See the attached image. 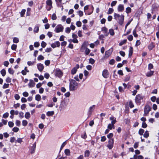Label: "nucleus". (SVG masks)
I'll return each instance as SVG.
<instances>
[{
  "instance_id": "f257e3e1",
  "label": "nucleus",
  "mask_w": 159,
  "mask_h": 159,
  "mask_svg": "<svg viewBox=\"0 0 159 159\" xmlns=\"http://www.w3.org/2000/svg\"><path fill=\"white\" fill-rule=\"evenodd\" d=\"M78 83L73 80H71L69 84V89L70 91L76 90L78 87Z\"/></svg>"
},
{
  "instance_id": "f03ea898",
  "label": "nucleus",
  "mask_w": 159,
  "mask_h": 159,
  "mask_svg": "<svg viewBox=\"0 0 159 159\" xmlns=\"http://www.w3.org/2000/svg\"><path fill=\"white\" fill-rule=\"evenodd\" d=\"M114 19L116 20H118V23L120 25H122L123 23L124 16L123 15L115 13L114 14Z\"/></svg>"
},
{
  "instance_id": "7ed1b4c3",
  "label": "nucleus",
  "mask_w": 159,
  "mask_h": 159,
  "mask_svg": "<svg viewBox=\"0 0 159 159\" xmlns=\"http://www.w3.org/2000/svg\"><path fill=\"white\" fill-rule=\"evenodd\" d=\"M144 97L141 94H138L135 97V102L137 104H140L143 101Z\"/></svg>"
},
{
  "instance_id": "20e7f679",
  "label": "nucleus",
  "mask_w": 159,
  "mask_h": 159,
  "mask_svg": "<svg viewBox=\"0 0 159 159\" xmlns=\"http://www.w3.org/2000/svg\"><path fill=\"white\" fill-rule=\"evenodd\" d=\"M64 29L63 27L61 25H59L56 26L55 28V31L56 33L62 32Z\"/></svg>"
},
{
  "instance_id": "39448f33",
  "label": "nucleus",
  "mask_w": 159,
  "mask_h": 159,
  "mask_svg": "<svg viewBox=\"0 0 159 159\" xmlns=\"http://www.w3.org/2000/svg\"><path fill=\"white\" fill-rule=\"evenodd\" d=\"M55 75L59 78L61 77L63 75L62 72L59 69H56L55 70Z\"/></svg>"
},
{
  "instance_id": "423d86ee",
  "label": "nucleus",
  "mask_w": 159,
  "mask_h": 159,
  "mask_svg": "<svg viewBox=\"0 0 159 159\" xmlns=\"http://www.w3.org/2000/svg\"><path fill=\"white\" fill-rule=\"evenodd\" d=\"M113 51V49L112 48H111L108 50L106 51L105 52V57L107 58L111 54Z\"/></svg>"
},
{
  "instance_id": "0eeeda50",
  "label": "nucleus",
  "mask_w": 159,
  "mask_h": 159,
  "mask_svg": "<svg viewBox=\"0 0 159 159\" xmlns=\"http://www.w3.org/2000/svg\"><path fill=\"white\" fill-rule=\"evenodd\" d=\"M151 108L148 105H146L144 108V115H145L151 111Z\"/></svg>"
},
{
  "instance_id": "6e6552de",
  "label": "nucleus",
  "mask_w": 159,
  "mask_h": 159,
  "mask_svg": "<svg viewBox=\"0 0 159 159\" xmlns=\"http://www.w3.org/2000/svg\"><path fill=\"white\" fill-rule=\"evenodd\" d=\"M114 144V139H110L108 141L107 147L109 149H111L113 147Z\"/></svg>"
},
{
  "instance_id": "1a4fd4ad",
  "label": "nucleus",
  "mask_w": 159,
  "mask_h": 159,
  "mask_svg": "<svg viewBox=\"0 0 159 159\" xmlns=\"http://www.w3.org/2000/svg\"><path fill=\"white\" fill-rule=\"evenodd\" d=\"M46 4L48 6V7H47V9L48 11L50 10L52 8V2L51 0H47L46 1Z\"/></svg>"
},
{
  "instance_id": "9d476101",
  "label": "nucleus",
  "mask_w": 159,
  "mask_h": 159,
  "mask_svg": "<svg viewBox=\"0 0 159 159\" xmlns=\"http://www.w3.org/2000/svg\"><path fill=\"white\" fill-rule=\"evenodd\" d=\"M95 106V105H93L92 106L90 107H89V109L88 113V115L89 117L92 114V111L94 109Z\"/></svg>"
},
{
  "instance_id": "9b49d317",
  "label": "nucleus",
  "mask_w": 159,
  "mask_h": 159,
  "mask_svg": "<svg viewBox=\"0 0 159 159\" xmlns=\"http://www.w3.org/2000/svg\"><path fill=\"white\" fill-rule=\"evenodd\" d=\"M37 66L39 71L42 72L44 68V66L43 64L41 63H38L37 64Z\"/></svg>"
},
{
  "instance_id": "f8f14e48",
  "label": "nucleus",
  "mask_w": 159,
  "mask_h": 159,
  "mask_svg": "<svg viewBox=\"0 0 159 159\" xmlns=\"http://www.w3.org/2000/svg\"><path fill=\"white\" fill-rule=\"evenodd\" d=\"M79 67V66L78 64L76 65V66L73 68L71 70V73L72 75L75 74L77 71V69Z\"/></svg>"
},
{
  "instance_id": "ddd939ff",
  "label": "nucleus",
  "mask_w": 159,
  "mask_h": 159,
  "mask_svg": "<svg viewBox=\"0 0 159 159\" xmlns=\"http://www.w3.org/2000/svg\"><path fill=\"white\" fill-rule=\"evenodd\" d=\"M60 43L58 41H57L52 43L51 45V46L52 48H54L56 47H59L60 46Z\"/></svg>"
},
{
  "instance_id": "4468645a",
  "label": "nucleus",
  "mask_w": 159,
  "mask_h": 159,
  "mask_svg": "<svg viewBox=\"0 0 159 159\" xmlns=\"http://www.w3.org/2000/svg\"><path fill=\"white\" fill-rule=\"evenodd\" d=\"M67 105V103L66 102L65 100H63L61 102V104L60 106V107L61 109L65 107Z\"/></svg>"
},
{
  "instance_id": "2eb2a0df",
  "label": "nucleus",
  "mask_w": 159,
  "mask_h": 159,
  "mask_svg": "<svg viewBox=\"0 0 159 159\" xmlns=\"http://www.w3.org/2000/svg\"><path fill=\"white\" fill-rule=\"evenodd\" d=\"M72 37L73 39L72 40V42L75 43H78V41L77 39L78 37L77 36L76 34H73L72 35Z\"/></svg>"
},
{
  "instance_id": "dca6fc26",
  "label": "nucleus",
  "mask_w": 159,
  "mask_h": 159,
  "mask_svg": "<svg viewBox=\"0 0 159 159\" xmlns=\"http://www.w3.org/2000/svg\"><path fill=\"white\" fill-rule=\"evenodd\" d=\"M108 29L106 27H103L102 29V31L105 34L106 36H108V33H107Z\"/></svg>"
},
{
  "instance_id": "f3484780",
  "label": "nucleus",
  "mask_w": 159,
  "mask_h": 159,
  "mask_svg": "<svg viewBox=\"0 0 159 159\" xmlns=\"http://www.w3.org/2000/svg\"><path fill=\"white\" fill-rule=\"evenodd\" d=\"M36 146V144L35 143H34L33 144L32 146L31 147V148L30 149V152L32 154L34 153L35 152V150Z\"/></svg>"
},
{
  "instance_id": "a211bd4d",
  "label": "nucleus",
  "mask_w": 159,
  "mask_h": 159,
  "mask_svg": "<svg viewBox=\"0 0 159 159\" xmlns=\"http://www.w3.org/2000/svg\"><path fill=\"white\" fill-rule=\"evenodd\" d=\"M124 5L122 4H120L118 7V11H122L124 10Z\"/></svg>"
},
{
  "instance_id": "6ab92c4d",
  "label": "nucleus",
  "mask_w": 159,
  "mask_h": 159,
  "mask_svg": "<svg viewBox=\"0 0 159 159\" xmlns=\"http://www.w3.org/2000/svg\"><path fill=\"white\" fill-rule=\"evenodd\" d=\"M108 75V72L107 70H105L102 72V75L105 78H107Z\"/></svg>"
},
{
  "instance_id": "aec40b11",
  "label": "nucleus",
  "mask_w": 159,
  "mask_h": 159,
  "mask_svg": "<svg viewBox=\"0 0 159 159\" xmlns=\"http://www.w3.org/2000/svg\"><path fill=\"white\" fill-rule=\"evenodd\" d=\"M30 82L28 84L30 88L34 87L35 85V83L34 82V81L33 80H30Z\"/></svg>"
},
{
  "instance_id": "412c9836",
  "label": "nucleus",
  "mask_w": 159,
  "mask_h": 159,
  "mask_svg": "<svg viewBox=\"0 0 159 159\" xmlns=\"http://www.w3.org/2000/svg\"><path fill=\"white\" fill-rule=\"evenodd\" d=\"M110 120L111 121V123L115 124L116 122V118L113 116H111L110 117Z\"/></svg>"
},
{
  "instance_id": "4be33fe9",
  "label": "nucleus",
  "mask_w": 159,
  "mask_h": 159,
  "mask_svg": "<svg viewBox=\"0 0 159 159\" xmlns=\"http://www.w3.org/2000/svg\"><path fill=\"white\" fill-rule=\"evenodd\" d=\"M107 128L109 129H115V126L114 124H112V123H110L108 124Z\"/></svg>"
},
{
  "instance_id": "5701e85b",
  "label": "nucleus",
  "mask_w": 159,
  "mask_h": 159,
  "mask_svg": "<svg viewBox=\"0 0 159 159\" xmlns=\"http://www.w3.org/2000/svg\"><path fill=\"white\" fill-rule=\"evenodd\" d=\"M155 47V45L153 43H151L148 46V48L150 50H152Z\"/></svg>"
},
{
  "instance_id": "b1692460",
  "label": "nucleus",
  "mask_w": 159,
  "mask_h": 159,
  "mask_svg": "<svg viewBox=\"0 0 159 159\" xmlns=\"http://www.w3.org/2000/svg\"><path fill=\"white\" fill-rule=\"evenodd\" d=\"M154 72V71L150 70L149 72L146 73V75L147 77H150L153 75Z\"/></svg>"
},
{
  "instance_id": "393cba45",
  "label": "nucleus",
  "mask_w": 159,
  "mask_h": 159,
  "mask_svg": "<svg viewBox=\"0 0 159 159\" xmlns=\"http://www.w3.org/2000/svg\"><path fill=\"white\" fill-rule=\"evenodd\" d=\"M54 111H48L47 112L46 114L48 116H52L54 114Z\"/></svg>"
},
{
  "instance_id": "a878e982",
  "label": "nucleus",
  "mask_w": 159,
  "mask_h": 159,
  "mask_svg": "<svg viewBox=\"0 0 159 159\" xmlns=\"http://www.w3.org/2000/svg\"><path fill=\"white\" fill-rule=\"evenodd\" d=\"M35 99L38 101H39L41 99V97L39 94H37L35 96Z\"/></svg>"
},
{
  "instance_id": "bb28decb",
  "label": "nucleus",
  "mask_w": 159,
  "mask_h": 159,
  "mask_svg": "<svg viewBox=\"0 0 159 159\" xmlns=\"http://www.w3.org/2000/svg\"><path fill=\"white\" fill-rule=\"evenodd\" d=\"M25 117L27 119H29L30 118V113L28 112H26L25 115Z\"/></svg>"
},
{
  "instance_id": "cd10ccee",
  "label": "nucleus",
  "mask_w": 159,
  "mask_h": 159,
  "mask_svg": "<svg viewBox=\"0 0 159 159\" xmlns=\"http://www.w3.org/2000/svg\"><path fill=\"white\" fill-rule=\"evenodd\" d=\"M39 26L38 25L36 26L34 28V31L35 33H37L39 31Z\"/></svg>"
},
{
  "instance_id": "c85d7f7f",
  "label": "nucleus",
  "mask_w": 159,
  "mask_h": 159,
  "mask_svg": "<svg viewBox=\"0 0 159 159\" xmlns=\"http://www.w3.org/2000/svg\"><path fill=\"white\" fill-rule=\"evenodd\" d=\"M133 48L132 47H130L129 51V56H131L132 54L133 53Z\"/></svg>"
},
{
  "instance_id": "c756f323",
  "label": "nucleus",
  "mask_w": 159,
  "mask_h": 159,
  "mask_svg": "<svg viewBox=\"0 0 159 159\" xmlns=\"http://www.w3.org/2000/svg\"><path fill=\"white\" fill-rule=\"evenodd\" d=\"M0 73L2 74V76H4L6 74V71L4 69L0 71Z\"/></svg>"
},
{
  "instance_id": "7c9ffc66",
  "label": "nucleus",
  "mask_w": 159,
  "mask_h": 159,
  "mask_svg": "<svg viewBox=\"0 0 159 159\" xmlns=\"http://www.w3.org/2000/svg\"><path fill=\"white\" fill-rule=\"evenodd\" d=\"M9 73L13 75L14 73V70L11 68H9L8 69Z\"/></svg>"
},
{
  "instance_id": "2f4dec72",
  "label": "nucleus",
  "mask_w": 159,
  "mask_h": 159,
  "mask_svg": "<svg viewBox=\"0 0 159 159\" xmlns=\"http://www.w3.org/2000/svg\"><path fill=\"white\" fill-rule=\"evenodd\" d=\"M65 153L67 156H70V151L69 149H66L65 151Z\"/></svg>"
},
{
  "instance_id": "473e14b6",
  "label": "nucleus",
  "mask_w": 159,
  "mask_h": 159,
  "mask_svg": "<svg viewBox=\"0 0 159 159\" xmlns=\"http://www.w3.org/2000/svg\"><path fill=\"white\" fill-rule=\"evenodd\" d=\"M90 152L89 150H86L84 152V156L85 157H88L90 154Z\"/></svg>"
},
{
  "instance_id": "72a5a7b5",
  "label": "nucleus",
  "mask_w": 159,
  "mask_h": 159,
  "mask_svg": "<svg viewBox=\"0 0 159 159\" xmlns=\"http://www.w3.org/2000/svg\"><path fill=\"white\" fill-rule=\"evenodd\" d=\"M149 134L148 131H146L143 134L144 137L146 138H147L149 136Z\"/></svg>"
},
{
  "instance_id": "f704fd0d",
  "label": "nucleus",
  "mask_w": 159,
  "mask_h": 159,
  "mask_svg": "<svg viewBox=\"0 0 159 159\" xmlns=\"http://www.w3.org/2000/svg\"><path fill=\"white\" fill-rule=\"evenodd\" d=\"M28 124V122L26 120H24L22 121V125L23 126H26Z\"/></svg>"
},
{
  "instance_id": "c9c22d12",
  "label": "nucleus",
  "mask_w": 159,
  "mask_h": 159,
  "mask_svg": "<svg viewBox=\"0 0 159 159\" xmlns=\"http://www.w3.org/2000/svg\"><path fill=\"white\" fill-rule=\"evenodd\" d=\"M144 132V130L142 129H140L139 131V134L141 135L143 134Z\"/></svg>"
},
{
  "instance_id": "e433bc0d",
  "label": "nucleus",
  "mask_w": 159,
  "mask_h": 159,
  "mask_svg": "<svg viewBox=\"0 0 159 159\" xmlns=\"http://www.w3.org/2000/svg\"><path fill=\"white\" fill-rule=\"evenodd\" d=\"M19 42V39L18 38L15 37L13 39V42L15 43H17Z\"/></svg>"
},
{
  "instance_id": "4c0bfd02",
  "label": "nucleus",
  "mask_w": 159,
  "mask_h": 159,
  "mask_svg": "<svg viewBox=\"0 0 159 159\" xmlns=\"http://www.w3.org/2000/svg\"><path fill=\"white\" fill-rule=\"evenodd\" d=\"M109 33L111 35L113 36L114 35V30L112 29H110L109 30Z\"/></svg>"
},
{
  "instance_id": "58836bf2",
  "label": "nucleus",
  "mask_w": 159,
  "mask_h": 159,
  "mask_svg": "<svg viewBox=\"0 0 159 159\" xmlns=\"http://www.w3.org/2000/svg\"><path fill=\"white\" fill-rule=\"evenodd\" d=\"M131 8L129 7H127L126 9V12L128 14L130 13L131 12Z\"/></svg>"
},
{
  "instance_id": "ea45409f",
  "label": "nucleus",
  "mask_w": 159,
  "mask_h": 159,
  "mask_svg": "<svg viewBox=\"0 0 159 159\" xmlns=\"http://www.w3.org/2000/svg\"><path fill=\"white\" fill-rule=\"evenodd\" d=\"M11 78L9 77H7L6 79V81L7 83H10L11 82Z\"/></svg>"
},
{
  "instance_id": "a19ab883",
  "label": "nucleus",
  "mask_w": 159,
  "mask_h": 159,
  "mask_svg": "<svg viewBox=\"0 0 159 159\" xmlns=\"http://www.w3.org/2000/svg\"><path fill=\"white\" fill-rule=\"evenodd\" d=\"M26 10L25 9H23L21 12H20V16L21 17H22L24 16V15L25 12Z\"/></svg>"
},
{
  "instance_id": "79ce46f5",
  "label": "nucleus",
  "mask_w": 159,
  "mask_h": 159,
  "mask_svg": "<svg viewBox=\"0 0 159 159\" xmlns=\"http://www.w3.org/2000/svg\"><path fill=\"white\" fill-rule=\"evenodd\" d=\"M27 63L29 66H32L34 64V61H28L27 62Z\"/></svg>"
},
{
  "instance_id": "37998d69",
  "label": "nucleus",
  "mask_w": 159,
  "mask_h": 159,
  "mask_svg": "<svg viewBox=\"0 0 159 159\" xmlns=\"http://www.w3.org/2000/svg\"><path fill=\"white\" fill-rule=\"evenodd\" d=\"M94 62H95V61L93 59L91 58L89 59V63H90L92 64H93L94 63Z\"/></svg>"
},
{
  "instance_id": "c03bdc74",
  "label": "nucleus",
  "mask_w": 159,
  "mask_h": 159,
  "mask_svg": "<svg viewBox=\"0 0 159 159\" xmlns=\"http://www.w3.org/2000/svg\"><path fill=\"white\" fill-rule=\"evenodd\" d=\"M47 44L44 41H43L41 43V45L42 48H44L46 46Z\"/></svg>"
},
{
  "instance_id": "a18cd8bd",
  "label": "nucleus",
  "mask_w": 159,
  "mask_h": 159,
  "mask_svg": "<svg viewBox=\"0 0 159 159\" xmlns=\"http://www.w3.org/2000/svg\"><path fill=\"white\" fill-rule=\"evenodd\" d=\"M9 84H8L5 83L3 85L2 88L4 89L8 88L9 86Z\"/></svg>"
},
{
  "instance_id": "49530a36",
  "label": "nucleus",
  "mask_w": 159,
  "mask_h": 159,
  "mask_svg": "<svg viewBox=\"0 0 159 159\" xmlns=\"http://www.w3.org/2000/svg\"><path fill=\"white\" fill-rule=\"evenodd\" d=\"M17 48L16 45L13 44L11 47V48L12 50H16Z\"/></svg>"
},
{
  "instance_id": "de8ad7c7",
  "label": "nucleus",
  "mask_w": 159,
  "mask_h": 159,
  "mask_svg": "<svg viewBox=\"0 0 159 159\" xmlns=\"http://www.w3.org/2000/svg\"><path fill=\"white\" fill-rule=\"evenodd\" d=\"M44 58V57H43V56L41 55H40L38 56L37 59L38 60H43Z\"/></svg>"
},
{
  "instance_id": "09e8293b",
  "label": "nucleus",
  "mask_w": 159,
  "mask_h": 159,
  "mask_svg": "<svg viewBox=\"0 0 159 159\" xmlns=\"http://www.w3.org/2000/svg\"><path fill=\"white\" fill-rule=\"evenodd\" d=\"M126 39H124V40H123V41H121L120 43H119V45L120 46H121L122 45H123V44H124V43H126Z\"/></svg>"
},
{
  "instance_id": "8fccbe9b",
  "label": "nucleus",
  "mask_w": 159,
  "mask_h": 159,
  "mask_svg": "<svg viewBox=\"0 0 159 159\" xmlns=\"http://www.w3.org/2000/svg\"><path fill=\"white\" fill-rule=\"evenodd\" d=\"M82 23L80 21H78L76 22V25L78 27H80L81 26Z\"/></svg>"
},
{
  "instance_id": "3c124183",
  "label": "nucleus",
  "mask_w": 159,
  "mask_h": 159,
  "mask_svg": "<svg viewBox=\"0 0 159 159\" xmlns=\"http://www.w3.org/2000/svg\"><path fill=\"white\" fill-rule=\"evenodd\" d=\"M9 116V113L7 112H6L3 115V117L4 118H6L8 117Z\"/></svg>"
},
{
  "instance_id": "603ef678",
  "label": "nucleus",
  "mask_w": 159,
  "mask_h": 159,
  "mask_svg": "<svg viewBox=\"0 0 159 159\" xmlns=\"http://www.w3.org/2000/svg\"><path fill=\"white\" fill-rule=\"evenodd\" d=\"M84 76L86 77V78H87V76H88V75H89V72L87 70H85L84 71Z\"/></svg>"
},
{
  "instance_id": "864d4df0",
  "label": "nucleus",
  "mask_w": 159,
  "mask_h": 159,
  "mask_svg": "<svg viewBox=\"0 0 159 159\" xmlns=\"http://www.w3.org/2000/svg\"><path fill=\"white\" fill-rule=\"evenodd\" d=\"M57 19V16L55 14H53L52 16V19L53 20H56Z\"/></svg>"
},
{
  "instance_id": "5fc2aeb1",
  "label": "nucleus",
  "mask_w": 159,
  "mask_h": 159,
  "mask_svg": "<svg viewBox=\"0 0 159 159\" xmlns=\"http://www.w3.org/2000/svg\"><path fill=\"white\" fill-rule=\"evenodd\" d=\"M8 125L10 127H12L13 126L14 123L11 121H9L8 122Z\"/></svg>"
},
{
  "instance_id": "6e6d98bb",
  "label": "nucleus",
  "mask_w": 159,
  "mask_h": 159,
  "mask_svg": "<svg viewBox=\"0 0 159 159\" xmlns=\"http://www.w3.org/2000/svg\"><path fill=\"white\" fill-rule=\"evenodd\" d=\"M34 45L35 47L37 48L39 46L40 44L38 42H36L34 43Z\"/></svg>"
},
{
  "instance_id": "4d7b16f0",
  "label": "nucleus",
  "mask_w": 159,
  "mask_h": 159,
  "mask_svg": "<svg viewBox=\"0 0 159 159\" xmlns=\"http://www.w3.org/2000/svg\"><path fill=\"white\" fill-rule=\"evenodd\" d=\"M16 124L17 126H19L20 125V120H17L16 121Z\"/></svg>"
},
{
  "instance_id": "13d9d810",
  "label": "nucleus",
  "mask_w": 159,
  "mask_h": 159,
  "mask_svg": "<svg viewBox=\"0 0 159 159\" xmlns=\"http://www.w3.org/2000/svg\"><path fill=\"white\" fill-rule=\"evenodd\" d=\"M90 50L88 48H86L85 51V54L88 55L90 52Z\"/></svg>"
},
{
  "instance_id": "bf43d9fd",
  "label": "nucleus",
  "mask_w": 159,
  "mask_h": 159,
  "mask_svg": "<svg viewBox=\"0 0 159 159\" xmlns=\"http://www.w3.org/2000/svg\"><path fill=\"white\" fill-rule=\"evenodd\" d=\"M156 98H157L155 96H153L151 98V100L152 102H154L156 101Z\"/></svg>"
},
{
  "instance_id": "052dcab7",
  "label": "nucleus",
  "mask_w": 159,
  "mask_h": 159,
  "mask_svg": "<svg viewBox=\"0 0 159 159\" xmlns=\"http://www.w3.org/2000/svg\"><path fill=\"white\" fill-rule=\"evenodd\" d=\"M19 128L17 127H15L13 128L12 130L13 131L15 132H17L19 130Z\"/></svg>"
},
{
  "instance_id": "680f3d73",
  "label": "nucleus",
  "mask_w": 159,
  "mask_h": 159,
  "mask_svg": "<svg viewBox=\"0 0 159 159\" xmlns=\"http://www.w3.org/2000/svg\"><path fill=\"white\" fill-rule=\"evenodd\" d=\"M81 137L84 139H85L87 138L86 134L85 132L83 134L81 135Z\"/></svg>"
},
{
  "instance_id": "e2e57ef3",
  "label": "nucleus",
  "mask_w": 159,
  "mask_h": 159,
  "mask_svg": "<svg viewBox=\"0 0 159 159\" xmlns=\"http://www.w3.org/2000/svg\"><path fill=\"white\" fill-rule=\"evenodd\" d=\"M127 38L129 41H131L133 40V36L132 35H130L128 36Z\"/></svg>"
},
{
  "instance_id": "0e129e2a",
  "label": "nucleus",
  "mask_w": 159,
  "mask_h": 159,
  "mask_svg": "<svg viewBox=\"0 0 159 159\" xmlns=\"http://www.w3.org/2000/svg\"><path fill=\"white\" fill-rule=\"evenodd\" d=\"M152 109L154 111H156L157 109V106L155 104L153 105Z\"/></svg>"
},
{
  "instance_id": "69168bd1",
  "label": "nucleus",
  "mask_w": 159,
  "mask_h": 159,
  "mask_svg": "<svg viewBox=\"0 0 159 159\" xmlns=\"http://www.w3.org/2000/svg\"><path fill=\"white\" fill-rule=\"evenodd\" d=\"M113 134L112 133H109L107 135V137L108 139H111L113 136Z\"/></svg>"
},
{
  "instance_id": "338daca9",
  "label": "nucleus",
  "mask_w": 159,
  "mask_h": 159,
  "mask_svg": "<svg viewBox=\"0 0 159 159\" xmlns=\"http://www.w3.org/2000/svg\"><path fill=\"white\" fill-rule=\"evenodd\" d=\"M147 125L145 122H143L142 124V127L143 128H146L147 127Z\"/></svg>"
},
{
  "instance_id": "774afa93",
  "label": "nucleus",
  "mask_w": 159,
  "mask_h": 159,
  "mask_svg": "<svg viewBox=\"0 0 159 159\" xmlns=\"http://www.w3.org/2000/svg\"><path fill=\"white\" fill-rule=\"evenodd\" d=\"M155 117L156 118H159V112H157L155 113Z\"/></svg>"
}]
</instances>
